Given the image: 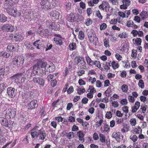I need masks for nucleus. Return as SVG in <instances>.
<instances>
[{
  "label": "nucleus",
  "mask_w": 148,
  "mask_h": 148,
  "mask_svg": "<svg viewBox=\"0 0 148 148\" xmlns=\"http://www.w3.org/2000/svg\"><path fill=\"white\" fill-rule=\"evenodd\" d=\"M133 131L134 134H138L142 133V130L140 127H138L134 128Z\"/></svg>",
  "instance_id": "obj_24"
},
{
  "label": "nucleus",
  "mask_w": 148,
  "mask_h": 148,
  "mask_svg": "<svg viewBox=\"0 0 148 148\" xmlns=\"http://www.w3.org/2000/svg\"><path fill=\"white\" fill-rule=\"evenodd\" d=\"M78 38L81 40L84 39V33L82 31L79 32L78 34Z\"/></svg>",
  "instance_id": "obj_44"
},
{
  "label": "nucleus",
  "mask_w": 148,
  "mask_h": 148,
  "mask_svg": "<svg viewBox=\"0 0 148 148\" xmlns=\"http://www.w3.org/2000/svg\"><path fill=\"white\" fill-rule=\"evenodd\" d=\"M81 68V69L80 70L78 71L77 72V75L79 76H82L85 73V71L83 69V68Z\"/></svg>",
  "instance_id": "obj_51"
},
{
  "label": "nucleus",
  "mask_w": 148,
  "mask_h": 148,
  "mask_svg": "<svg viewBox=\"0 0 148 148\" xmlns=\"http://www.w3.org/2000/svg\"><path fill=\"white\" fill-rule=\"evenodd\" d=\"M24 73H17L13 76L16 82L20 84L24 83L26 79Z\"/></svg>",
  "instance_id": "obj_5"
},
{
  "label": "nucleus",
  "mask_w": 148,
  "mask_h": 148,
  "mask_svg": "<svg viewBox=\"0 0 148 148\" xmlns=\"http://www.w3.org/2000/svg\"><path fill=\"white\" fill-rule=\"evenodd\" d=\"M40 2L41 5V8L44 9L45 10H47L51 8V6L49 2L48 1V0H41Z\"/></svg>",
  "instance_id": "obj_8"
},
{
  "label": "nucleus",
  "mask_w": 148,
  "mask_h": 148,
  "mask_svg": "<svg viewBox=\"0 0 148 148\" xmlns=\"http://www.w3.org/2000/svg\"><path fill=\"white\" fill-rule=\"evenodd\" d=\"M111 61L108 62H105L103 64V67L105 70H108L110 69V67L111 66L110 65Z\"/></svg>",
  "instance_id": "obj_25"
},
{
  "label": "nucleus",
  "mask_w": 148,
  "mask_h": 148,
  "mask_svg": "<svg viewBox=\"0 0 148 148\" xmlns=\"http://www.w3.org/2000/svg\"><path fill=\"white\" fill-rule=\"evenodd\" d=\"M33 82L34 83L39 85L40 86H43L45 84V81L41 77H35L33 78Z\"/></svg>",
  "instance_id": "obj_10"
},
{
  "label": "nucleus",
  "mask_w": 148,
  "mask_h": 148,
  "mask_svg": "<svg viewBox=\"0 0 148 148\" xmlns=\"http://www.w3.org/2000/svg\"><path fill=\"white\" fill-rule=\"evenodd\" d=\"M9 68L6 67L5 68V67H0V76L3 77L5 75H7L9 73Z\"/></svg>",
  "instance_id": "obj_15"
},
{
  "label": "nucleus",
  "mask_w": 148,
  "mask_h": 148,
  "mask_svg": "<svg viewBox=\"0 0 148 148\" xmlns=\"http://www.w3.org/2000/svg\"><path fill=\"white\" fill-rule=\"evenodd\" d=\"M79 17H81V16L80 15H79V14H77L76 16L74 15L73 18H71V19H70L71 21H78V18Z\"/></svg>",
  "instance_id": "obj_43"
},
{
  "label": "nucleus",
  "mask_w": 148,
  "mask_h": 148,
  "mask_svg": "<svg viewBox=\"0 0 148 148\" xmlns=\"http://www.w3.org/2000/svg\"><path fill=\"white\" fill-rule=\"evenodd\" d=\"M130 139L133 142L135 143L137 140L138 137L136 135H131L130 136Z\"/></svg>",
  "instance_id": "obj_37"
},
{
  "label": "nucleus",
  "mask_w": 148,
  "mask_h": 148,
  "mask_svg": "<svg viewBox=\"0 0 148 148\" xmlns=\"http://www.w3.org/2000/svg\"><path fill=\"white\" fill-rule=\"evenodd\" d=\"M140 106V104L139 102L138 101H136L134 106L131 107V112L133 113L136 112L139 109Z\"/></svg>",
  "instance_id": "obj_16"
},
{
  "label": "nucleus",
  "mask_w": 148,
  "mask_h": 148,
  "mask_svg": "<svg viewBox=\"0 0 148 148\" xmlns=\"http://www.w3.org/2000/svg\"><path fill=\"white\" fill-rule=\"evenodd\" d=\"M116 111V109H112L111 110V111H108L106 112L105 114V117L108 119H111L112 116V112L115 113Z\"/></svg>",
  "instance_id": "obj_22"
},
{
  "label": "nucleus",
  "mask_w": 148,
  "mask_h": 148,
  "mask_svg": "<svg viewBox=\"0 0 148 148\" xmlns=\"http://www.w3.org/2000/svg\"><path fill=\"white\" fill-rule=\"evenodd\" d=\"M77 93L79 95H81L84 93L85 91V90L83 86L81 88L79 87L77 89Z\"/></svg>",
  "instance_id": "obj_32"
},
{
  "label": "nucleus",
  "mask_w": 148,
  "mask_h": 148,
  "mask_svg": "<svg viewBox=\"0 0 148 148\" xmlns=\"http://www.w3.org/2000/svg\"><path fill=\"white\" fill-rule=\"evenodd\" d=\"M51 86L52 87H54L56 86L57 83V81L56 79H54L51 81Z\"/></svg>",
  "instance_id": "obj_59"
},
{
  "label": "nucleus",
  "mask_w": 148,
  "mask_h": 148,
  "mask_svg": "<svg viewBox=\"0 0 148 148\" xmlns=\"http://www.w3.org/2000/svg\"><path fill=\"white\" fill-rule=\"evenodd\" d=\"M75 60L77 64L80 68L84 69L86 67V63L83 58L80 57H77L76 58Z\"/></svg>",
  "instance_id": "obj_7"
},
{
  "label": "nucleus",
  "mask_w": 148,
  "mask_h": 148,
  "mask_svg": "<svg viewBox=\"0 0 148 148\" xmlns=\"http://www.w3.org/2000/svg\"><path fill=\"white\" fill-rule=\"evenodd\" d=\"M126 47H118L117 48V52L120 54L123 53L126 50Z\"/></svg>",
  "instance_id": "obj_29"
},
{
  "label": "nucleus",
  "mask_w": 148,
  "mask_h": 148,
  "mask_svg": "<svg viewBox=\"0 0 148 148\" xmlns=\"http://www.w3.org/2000/svg\"><path fill=\"white\" fill-rule=\"evenodd\" d=\"M140 100L141 101L143 102L144 103H147L148 101L147 98L145 96H141L140 97Z\"/></svg>",
  "instance_id": "obj_48"
},
{
  "label": "nucleus",
  "mask_w": 148,
  "mask_h": 148,
  "mask_svg": "<svg viewBox=\"0 0 148 148\" xmlns=\"http://www.w3.org/2000/svg\"><path fill=\"white\" fill-rule=\"evenodd\" d=\"M47 65V63L46 62L40 61L38 62L37 64V66L38 68H41L42 69H45V71H48L47 70H46V68Z\"/></svg>",
  "instance_id": "obj_17"
},
{
  "label": "nucleus",
  "mask_w": 148,
  "mask_h": 148,
  "mask_svg": "<svg viewBox=\"0 0 148 148\" xmlns=\"http://www.w3.org/2000/svg\"><path fill=\"white\" fill-rule=\"evenodd\" d=\"M51 126L54 128L56 129L57 126V124L56 121H53L51 123Z\"/></svg>",
  "instance_id": "obj_64"
},
{
  "label": "nucleus",
  "mask_w": 148,
  "mask_h": 148,
  "mask_svg": "<svg viewBox=\"0 0 148 148\" xmlns=\"http://www.w3.org/2000/svg\"><path fill=\"white\" fill-rule=\"evenodd\" d=\"M68 94H70L74 91V88L73 86H71L67 90Z\"/></svg>",
  "instance_id": "obj_61"
},
{
  "label": "nucleus",
  "mask_w": 148,
  "mask_h": 148,
  "mask_svg": "<svg viewBox=\"0 0 148 148\" xmlns=\"http://www.w3.org/2000/svg\"><path fill=\"white\" fill-rule=\"evenodd\" d=\"M66 136L69 139L73 138L74 137V133L73 132H69Z\"/></svg>",
  "instance_id": "obj_58"
},
{
  "label": "nucleus",
  "mask_w": 148,
  "mask_h": 148,
  "mask_svg": "<svg viewBox=\"0 0 148 148\" xmlns=\"http://www.w3.org/2000/svg\"><path fill=\"white\" fill-rule=\"evenodd\" d=\"M6 117H0V123L2 126L9 128H12L14 122L11 120L8 121Z\"/></svg>",
  "instance_id": "obj_4"
},
{
  "label": "nucleus",
  "mask_w": 148,
  "mask_h": 148,
  "mask_svg": "<svg viewBox=\"0 0 148 148\" xmlns=\"http://www.w3.org/2000/svg\"><path fill=\"white\" fill-rule=\"evenodd\" d=\"M123 64H125V67L126 68H128L130 66V63L129 62L128 60H126V61L123 62Z\"/></svg>",
  "instance_id": "obj_62"
},
{
  "label": "nucleus",
  "mask_w": 148,
  "mask_h": 148,
  "mask_svg": "<svg viewBox=\"0 0 148 148\" xmlns=\"http://www.w3.org/2000/svg\"><path fill=\"white\" fill-rule=\"evenodd\" d=\"M128 102L127 100L125 99H122L120 101V103L122 105L125 106L127 105Z\"/></svg>",
  "instance_id": "obj_57"
},
{
  "label": "nucleus",
  "mask_w": 148,
  "mask_h": 148,
  "mask_svg": "<svg viewBox=\"0 0 148 148\" xmlns=\"http://www.w3.org/2000/svg\"><path fill=\"white\" fill-rule=\"evenodd\" d=\"M60 99H58L56 101H54L52 104L51 106L53 107H56V106L59 103Z\"/></svg>",
  "instance_id": "obj_60"
},
{
  "label": "nucleus",
  "mask_w": 148,
  "mask_h": 148,
  "mask_svg": "<svg viewBox=\"0 0 148 148\" xmlns=\"http://www.w3.org/2000/svg\"><path fill=\"white\" fill-rule=\"evenodd\" d=\"M51 28L56 31L60 29L59 25L58 24V25H55V23L54 24H53L51 27Z\"/></svg>",
  "instance_id": "obj_54"
},
{
  "label": "nucleus",
  "mask_w": 148,
  "mask_h": 148,
  "mask_svg": "<svg viewBox=\"0 0 148 148\" xmlns=\"http://www.w3.org/2000/svg\"><path fill=\"white\" fill-rule=\"evenodd\" d=\"M130 124L132 126H135L136 123V119L135 118L130 119Z\"/></svg>",
  "instance_id": "obj_46"
},
{
  "label": "nucleus",
  "mask_w": 148,
  "mask_h": 148,
  "mask_svg": "<svg viewBox=\"0 0 148 148\" xmlns=\"http://www.w3.org/2000/svg\"><path fill=\"white\" fill-rule=\"evenodd\" d=\"M138 85L142 89H143L144 88V83L143 80L140 79L139 80Z\"/></svg>",
  "instance_id": "obj_40"
},
{
  "label": "nucleus",
  "mask_w": 148,
  "mask_h": 148,
  "mask_svg": "<svg viewBox=\"0 0 148 148\" xmlns=\"http://www.w3.org/2000/svg\"><path fill=\"white\" fill-rule=\"evenodd\" d=\"M122 2L123 4L121 5L120 7L121 9H127V6L130 4V1L129 0H123Z\"/></svg>",
  "instance_id": "obj_18"
},
{
  "label": "nucleus",
  "mask_w": 148,
  "mask_h": 148,
  "mask_svg": "<svg viewBox=\"0 0 148 148\" xmlns=\"http://www.w3.org/2000/svg\"><path fill=\"white\" fill-rule=\"evenodd\" d=\"M86 59L88 65L89 66H92V65L93 61L92 60L89 56H86Z\"/></svg>",
  "instance_id": "obj_36"
},
{
  "label": "nucleus",
  "mask_w": 148,
  "mask_h": 148,
  "mask_svg": "<svg viewBox=\"0 0 148 148\" xmlns=\"http://www.w3.org/2000/svg\"><path fill=\"white\" fill-rule=\"evenodd\" d=\"M7 93L10 97L14 98L16 93L15 88L12 87H8L7 89Z\"/></svg>",
  "instance_id": "obj_13"
},
{
  "label": "nucleus",
  "mask_w": 148,
  "mask_h": 148,
  "mask_svg": "<svg viewBox=\"0 0 148 148\" xmlns=\"http://www.w3.org/2000/svg\"><path fill=\"white\" fill-rule=\"evenodd\" d=\"M94 65L96 66L99 69L101 68L102 69H103V68L101 67V64L100 62L99 61L95 60L94 62L93 61L92 63V65Z\"/></svg>",
  "instance_id": "obj_42"
},
{
  "label": "nucleus",
  "mask_w": 148,
  "mask_h": 148,
  "mask_svg": "<svg viewBox=\"0 0 148 148\" xmlns=\"http://www.w3.org/2000/svg\"><path fill=\"white\" fill-rule=\"evenodd\" d=\"M2 30L4 32H12L14 29L13 26L10 24H6L3 25L1 27Z\"/></svg>",
  "instance_id": "obj_9"
},
{
  "label": "nucleus",
  "mask_w": 148,
  "mask_h": 148,
  "mask_svg": "<svg viewBox=\"0 0 148 148\" xmlns=\"http://www.w3.org/2000/svg\"><path fill=\"white\" fill-rule=\"evenodd\" d=\"M121 89L123 92H127L128 90V86L127 85L123 84L121 87Z\"/></svg>",
  "instance_id": "obj_35"
},
{
  "label": "nucleus",
  "mask_w": 148,
  "mask_h": 148,
  "mask_svg": "<svg viewBox=\"0 0 148 148\" xmlns=\"http://www.w3.org/2000/svg\"><path fill=\"white\" fill-rule=\"evenodd\" d=\"M38 13H33L31 16V18L33 20H35L38 18L39 17Z\"/></svg>",
  "instance_id": "obj_38"
},
{
  "label": "nucleus",
  "mask_w": 148,
  "mask_h": 148,
  "mask_svg": "<svg viewBox=\"0 0 148 148\" xmlns=\"http://www.w3.org/2000/svg\"><path fill=\"white\" fill-rule=\"evenodd\" d=\"M88 36L89 40L91 42H93L94 40L97 39V38L95 36V34L92 32H88Z\"/></svg>",
  "instance_id": "obj_20"
},
{
  "label": "nucleus",
  "mask_w": 148,
  "mask_h": 148,
  "mask_svg": "<svg viewBox=\"0 0 148 148\" xmlns=\"http://www.w3.org/2000/svg\"><path fill=\"white\" fill-rule=\"evenodd\" d=\"M147 108V106L145 104L142 105L140 108V110H141L142 113L143 114L145 113L146 111Z\"/></svg>",
  "instance_id": "obj_39"
},
{
  "label": "nucleus",
  "mask_w": 148,
  "mask_h": 148,
  "mask_svg": "<svg viewBox=\"0 0 148 148\" xmlns=\"http://www.w3.org/2000/svg\"><path fill=\"white\" fill-rule=\"evenodd\" d=\"M39 139L40 140H43L46 136V133L45 131L43 128L38 130Z\"/></svg>",
  "instance_id": "obj_11"
},
{
  "label": "nucleus",
  "mask_w": 148,
  "mask_h": 148,
  "mask_svg": "<svg viewBox=\"0 0 148 148\" xmlns=\"http://www.w3.org/2000/svg\"><path fill=\"white\" fill-rule=\"evenodd\" d=\"M7 87V85L6 83H3L0 84V94Z\"/></svg>",
  "instance_id": "obj_30"
},
{
  "label": "nucleus",
  "mask_w": 148,
  "mask_h": 148,
  "mask_svg": "<svg viewBox=\"0 0 148 148\" xmlns=\"http://www.w3.org/2000/svg\"><path fill=\"white\" fill-rule=\"evenodd\" d=\"M120 75L122 78H125L126 77L127 73L126 71L124 70L120 71Z\"/></svg>",
  "instance_id": "obj_47"
},
{
  "label": "nucleus",
  "mask_w": 148,
  "mask_h": 148,
  "mask_svg": "<svg viewBox=\"0 0 148 148\" xmlns=\"http://www.w3.org/2000/svg\"><path fill=\"white\" fill-rule=\"evenodd\" d=\"M111 66L113 69H115L119 67V65L118 62L113 61L111 63Z\"/></svg>",
  "instance_id": "obj_33"
},
{
  "label": "nucleus",
  "mask_w": 148,
  "mask_h": 148,
  "mask_svg": "<svg viewBox=\"0 0 148 148\" xmlns=\"http://www.w3.org/2000/svg\"><path fill=\"white\" fill-rule=\"evenodd\" d=\"M39 128L38 126L36 125L31 130L30 134L32 139H35L38 136V130Z\"/></svg>",
  "instance_id": "obj_6"
},
{
  "label": "nucleus",
  "mask_w": 148,
  "mask_h": 148,
  "mask_svg": "<svg viewBox=\"0 0 148 148\" xmlns=\"http://www.w3.org/2000/svg\"><path fill=\"white\" fill-rule=\"evenodd\" d=\"M14 38L16 41H20L24 39L23 36L21 34H16L14 36Z\"/></svg>",
  "instance_id": "obj_26"
},
{
  "label": "nucleus",
  "mask_w": 148,
  "mask_h": 148,
  "mask_svg": "<svg viewBox=\"0 0 148 148\" xmlns=\"http://www.w3.org/2000/svg\"><path fill=\"white\" fill-rule=\"evenodd\" d=\"M50 14L51 17H53L55 19H58L59 18L60 13L56 10L51 11Z\"/></svg>",
  "instance_id": "obj_21"
},
{
  "label": "nucleus",
  "mask_w": 148,
  "mask_h": 148,
  "mask_svg": "<svg viewBox=\"0 0 148 148\" xmlns=\"http://www.w3.org/2000/svg\"><path fill=\"white\" fill-rule=\"evenodd\" d=\"M118 36L119 37L122 38H125L127 36L125 32H123L121 34H120Z\"/></svg>",
  "instance_id": "obj_63"
},
{
  "label": "nucleus",
  "mask_w": 148,
  "mask_h": 148,
  "mask_svg": "<svg viewBox=\"0 0 148 148\" xmlns=\"http://www.w3.org/2000/svg\"><path fill=\"white\" fill-rule=\"evenodd\" d=\"M42 44V41L40 40H37L33 43V45L35 46H39L41 45Z\"/></svg>",
  "instance_id": "obj_41"
},
{
  "label": "nucleus",
  "mask_w": 148,
  "mask_h": 148,
  "mask_svg": "<svg viewBox=\"0 0 148 148\" xmlns=\"http://www.w3.org/2000/svg\"><path fill=\"white\" fill-rule=\"evenodd\" d=\"M137 51L136 50L132 49L131 54V56L133 58H136L137 55Z\"/></svg>",
  "instance_id": "obj_53"
},
{
  "label": "nucleus",
  "mask_w": 148,
  "mask_h": 148,
  "mask_svg": "<svg viewBox=\"0 0 148 148\" xmlns=\"http://www.w3.org/2000/svg\"><path fill=\"white\" fill-rule=\"evenodd\" d=\"M63 39V38H53L54 41L55 43L57 45L59 46L61 45L63 43L62 40Z\"/></svg>",
  "instance_id": "obj_23"
},
{
  "label": "nucleus",
  "mask_w": 148,
  "mask_h": 148,
  "mask_svg": "<svg viewBox=\"0 0 148 148\" xmlns=\"http://www.w3.org/2000/svg\"><path fill=\"white\" fill-rule=\"evenodd\" d=\"M5 3H4V8L6 10L7 13L10 15L16 17L17 14V11L16 8L13 6L12 1H8L5 0Z\"/></svg>",
  "instance_id": "obj_1"
},
{
  "label": "nucleus",
  "mask_w": 148,
  "mask_h": 148,
  "mask_svg": "<svg viewBox=\"0 0 148 148\" xmlns=\"http://www.w3.org/2000/svg\"><path fill=\"white\" fill-rule=\"evenodd\" d=\"M47 70L50 72H52L55 70V66H53L49 65L47 68Z\"/></svg>",
  "instance_id": "obj_49"
},
{
  "label": "nucleus",
  "mask_w": 148,
  "mask_h": 148,
  "mask_svg": "<svg viewBox=\"0 0 148 148\" xmlns=\"http://www.w3.org/2000/svg\"><path fill=\"white\" fill-rule=\"evenodd\" d=\"M24 62V57L21 56H16L12 59V63L15 67H18L23 65Z\"/></svg>",
  "instance_id": "obj_2"
},
{
  "label": "nucleus",
  "mask_w": 148,
  "mask_h": 148,
  "mask_svg": "<svg viewBox=\"0 0 148 148\" xmlns=\"http://www.w3.org/2000/svg\"><path fill=\"white\" fill-rule=\"evenodd\" d=\"M140 16L143 19L147 18L148 17V15L146 11H142L140 14Z\"/></svg>",
  "instance_id": "obj_31"
},
{
  "label": "nucleus",
  "mask_w": 148,
  "mask_h": 148,
  "mask_svg": "<svg viewBox=\"0 0 148 148\" xmlns=\"http://www.w3.org/2000/svg\"><path fill=\"white\" fill-rule=\"evenodd\" d=\"M53 24H54V23L52 22L51 20H48L46 22V25L49 28H51Z\"/></svg>",
  "instance_id": "obj_50"
},
{
  "label": "nucleus",
  "mask_w": 148,
  "mask_h": 148,
  "mask_svg": "<svg viewBox=\"0 0 148 148\" xmlns=\"http://www.w3.org/2000/svg\"><path fill=\"white\" fill-rule=\"evenodd\" d=\"M122 110L125 113V114H127L128 113L129 110L128 107L127 106H125L122 108Z\"/></svg>",
  "instance_id": "obj_56"
},
{
  "label": "nucleus",
  "mask_w": 148,
  "mask_h": 148,
  "mask_svg": "<svg viewBox=\"0 0 148 148\" xmlns=\"http://www.w3.org/2000/svg\"><path fill=\"white\" fill-rule=\"evenodd\" d=\"M38 67L36 65H34L33 66V69L32 70V75H35L38 73Z\"/></svg>",
  "instance_id": "obj_27"
},
{
  "label": "nucleus",
  "mask_w": 148,
  "mask_h": 148,
  "mask_svg": "<svg viewBox=\"0 0 148 148\" xmlns=\"http://www.w3.org/2000/svg\"><path fill=\"white\" fill-rule=\"evenodd\" d=\"M134 43L135 45H140L141 42V40L140 38H137L136 39Z\"/></svg>",
  "instance_id": "obj_45"
},
{
  "label": "nucleus",
  "mask_w": 148,
  "mask_h": 148,
  "mask_svg": "<svg viewBox=\"0 0 148 148\" xmlns=\"http://www.w3.org/2000/svg\"><path fill=\"white\" fill-rule=\"evenodd\" d=\"M4 112L5 113V117L8 118H13L15 116L16 110L13 107H11L8 108H6Z\"/></svg>",
  "instance_id": "obj_3"
},
{
  "label": "nucleus",
  "mask_w": 148,
  "mask_h": 148,
  "mask_svg": "<svg viewBox=\"0 0 148 148\" xmlns=\"http://www.w3.org/2000/svg\"><path fill=\"white\" fill-rule=\"evenodd\" d=\"M112 136L113 138H115L117 142H119L122 140L123 137L119 132H113Z\"/></svg>",
  "instance_id": "obj_14"
},
{
  "label": "nucleus",
  "mask_w": 148,
  "mask_h": 148,
  "mask_svg": "<svg viewBox=\"0 0 148 148\" xmlns=\"http://www.w3.org/2000/svg\"><path fill=\"white\" fill-rule=\"evenodd\" d=\"M111 104L112 106L114 108H116L119 106V104L118 102L117 101H112Z\"/></svg>",
  "instance_id": "obj_55"
},
{
  "label": "nucleus",
  "mask_w": 148,
  "mask_h": 148,
  "mask_svg": "<svg viewBox=\"0 0 148 148\" xmlns=\"http://www.w3.org/2000/svg\"><path fill=\"white\" fill-rule=\"evenodd\" d=\"M99 8L108 12L109 11L110 7L108 3L106 1H103L101 4L99 6Z\"/></svg>",
  "instance_id": "obj_12"
},
{
  "label": "nucleus",
  "mask_w": 148,
  "mask_h": 148,
  "mask_svg": "<svg viewBox=\"0 0 148 148\" xmlns=\"http://www.w3.org/2000/svg\"><path fill=\"white\" fill-rule=\"evenodd\" d=\"M90 90L89 92L92 93H95L96 92V90L95 89L94 87L92 86H89V89L88 90V91L89 92L88 90Z\"/></svg>",
  "instance_id": "obj_52"
},
{
  "label": "nucleus",
  "mask_w": 148,
  "mask_h": 148,
  "mask_svg": "<svg viewBox=\"0 0 148 148\" xmlns=\"http://www.w3.org/2000/svg\"><path fill=\"white\" fill-rule=\"evenodd\" d=\"M99 137L100 141L102 143H105L106 142L105 136L102 134H99Z\"/></svg>",
  "instance_id": "obj_34"
},
{
  "label": "nucleus",
  "mask_w": 148,
  "mask_h": 148,
  "mask_svg": "<svg viewBox=\"0 0 148 148\" xmlns=\"http://www.w3.org/2000/svg\"><path fill=\"white\" fill-rule=\"evenodd\" d=\"M7 20V17L3 14L0 13V22L4 23Z\"/></svg>",
  "instance_id": "obj_28"
},
{
  "label": "nucleus",
  "mask_w": 148,
  "mask_h": 148,
  "mask_svg": "<svg viewBox=\"0 0 148 148\" xmlns=\"http://www.w3.org/2000/svg\"><path fill=\"white\" fill-rule=\"evenodd\" d=\"M37 101L36 100H33L28 103V109L33 110L35 108L36 106L37 105Z\"/></svg>",
  "instance_id": "obj_19"
}]
</instances>
